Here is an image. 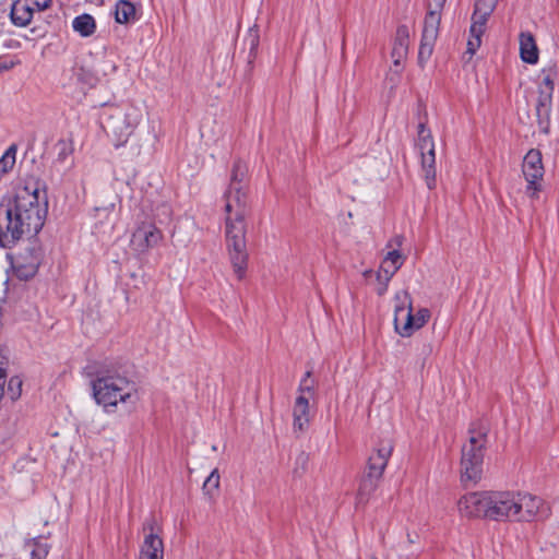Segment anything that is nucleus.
<instances>
[{
  "label": "nucleus",
  "instance_id": "nucleus-48",
  "mask_svg": "<svg viewBox=\"0 0 559 559\" xmlns=\"http://www.w3.org/2000/svg\"><path fill=\"white\" fill-rule=\"evenodd\" d=\"M370 559H377L376 557H371Z\"/></svg>",
  "mask_w": 559,
  "mask_h": 559
},
{
  "label": "nucleus",
  "instance_id": "nucleus-35",
  "mask_svg": "<svg viewBox=\"0 0 559 559\" xmlns=\"http://www.w3.org/2000/svg\"><path fill=\"white\" fill-rule=\"evenodd\" d=\"M489 16L490 15H483L481 13H478L474 10L469 33L483 35L485 32V25Z\"/></svg>",
  "mask_w": 559,
  "mask_h": 559
},
{
  "label": "nucleus",
  "instance_id": "nucleus-3",
  "mask_svg": "<svg viewBox=\"0 0 559 559\" xmlns=\"http://www.w3.org/2000/svg\"><path fill=\"white\" fill-rule=\"evenodd\" d=\"M84 373L91 378L93 399L106 412L119 402H128L136 392L135 384L129 379L128 365L121 359L88 365Z\"/></svg>",
  "mask_w": 559,
  "mask_h": 559
},
{
  "label": "nucleus",
  "instance_id": "nucleus-39",
  "mask_svg": "<svg viewBox=\"0 0 559 559\" xmlns=\"http://www.w3.org/2000/svg\"><path fill=\"white\" fill-rule=\"evenodd\" d=\"M310 376H311V372L307 371L304 379L301 380L299 389H298V391L300 392L299 395H305L306 393L309 396L313 395V384L309 383Z\"/></svg>",
  "mask_w": 559,
  "mask_h": 559
},
{
  "label": "nucleus",
  "instance_id": "nucleus-32",
  "mask_svg": "<svg viewBox=\"0 0 559 559\" xmlns=\"http://www.w3.org/2000/svg\"><path fill=\"white\" fill-rule=\"evenodd\" d=\"M16 145L12 144L0 158V180L15 165Z\"/></svg>",
  "mask_w": 559,
  "mask_h": 559
},
{
  "label": "nucleus",
  "instance_id": "nucleus-11",
  "mask_svg": "<svg viewBox=\"0 0 559 559\" xmlns=\"http://www.w3.org/2000/svg\"><path fill=\"white\" fill-rule=\"evenodd\" d=\"M43 252L40 247L33 246L21 252L13 265L19 278L27 281L35 276L41 263Z\"/></svg>",
  "mask_w": 559,
  "mask_h": 559
},
{
  "label": "nucleus",
  "instance_id": "nucleus-27",
  "mask_svg": "<svg viewBox=\"0 0 559 559\" xmlns=\"http://www.w3.org/2000/svg\"><path fill=\"white\" fill-rule=\"evenodd\" d=\"M417 150L420 152L435 150V142L431 131L427 128L425 121L418 123L417 139L415 143Z\"/></svg>",
  "mask_w": 559,
  "mask_h": 559
},
{
  "label": "nucleus",
  "instance_id": "nucleus-6",
  "mask_svg": "<svg viewBox=\"0 0 559 559\" xmlns=\"http://www.w3.org/2000/svg\"><path fill=\"white\" fill-rule=\"evenodd\" d=\"M557 67L555 64L545 68L539 74L537 100L535 105L537 122L540 131L549 132V120L552 107V94L555 90V80L557 78Z\"/></svg>",
  "mask_w": 559,
  "mask_h": 559
},
{
  "label": "nucleus",
  "instance_id": "nucleus-22",
  "mask_svg": "<svg viewBox=\"0 0 559 559\" xmlns=\"http://www.w3.org/2000/svg\"><path fill=\"white\" fill-rule=\"evenodd\" d=\"M380 481L381 479L376 477H371L366 474L362 475L356 495V507L367 504L372 493L377 490Z\"/></svg>",
  "mask_w": 559,
  "mask_h": 559
},
{
  "label": "nucleus",
  "instance_id": "nucleus-1",
  "mask_svg": "<svg viewBox=\"0 0 559 559\" xmlns=\"http://www.w3.org/2000/svg\"><path fill=\"white\" fill-rule=\"evenodd\" d=\"M47 201L37 188L20 187L0 202V246L11 248L23 237L37 235L46 219Z\"/></svg>",
  "mask_w": 559,
  "mask_h": 559
},
{
  "label": "nucleus",
  "instance_id": "nucleus-33",
  "mask_svg": "<svg viewBox=\"0 0 559 559\" xmlns=\"http://www.w3.org/2000/svg\"><path fill=\"white\" fill-rule=\"evenodd\" d=\"M436 40L437 39L435 38L428 39L421 36L418 50V63L420 67H424L427 60L431 57Z\"/></svg>",
  "mask_w": 559,
  "mask_h": 559
},
{
  "label": "nucleus",
  "instance_id": "nucleus-9",
  "mask_svg": "<svg viewBox=\"0 0 559 559\" xmlns=\"http://www.w3.org/2000/svg\"><path fill=\"white\" fill-rule=\"evenodd\" d=\"M490 491L471 492L460 498L457 509L466 518H485L489 514Z\"/></svg>",
  "mask_w": 559,
  "mask_h": 559
},
{
  "label": "nucleus",
  "instance_id": "nucleus-41",
  "mask_svg": "<svg viewBox=\"0 0 559 559\" xmlns=\"http://www.w3.org/2000/svg\"><path fill=\"white\" fill-rule=\"evenodd\" d=\"M445 1L447 0H428L427 11H437L438 13H442Z\"/></svg>",
  "mask_w": 559,
  "mask_h": 559
},
{
  "label": "nucleus",
  "instance_id": "nucleus-2",
  "mask_svg": "<svg viewBox=\"0 0 559 559\" xmlns=\"http://www.w3.org/2000/svg\"><path fill=\"white\" fill-rule=\"evenodd\" d=\"M225 238L229 259L235 274L242 280L247 270L248 252L246 242V217L250 215L249 190L226 189Z\"/></svg>",
  "mask_w": 559,
  "mask_h": 559
},
{
  "label": "nucleus",
  "instance_id": "nucleus-37",
  "mask_svg": "<svg viewBox=\"0 0 559 559\" xmlns=\"http://www.w3.org/2000/svg\"><path fill=\"white\" fill-rule=\"evenodd\" d=\"M58 154H57V162L63 163L69 156L73 153V145L72 142L60 140L57 143Z\"/></svg>",
  "mask_w": 559,
  "mask_h": 559
},
{
  "label": "nucleus",
  "instance_id": "nucleus-17",
  "mask_svg": "<svg viewBox=\"0 0 559 559\" xmlns=\"http://www.w3.org/2000/svg\"><path fill=\"white\" fill-rule=\"evenodd\" d=\"M404 261L405 257L397 249L389 251L380 265L378 280L386 284L401 269Z\"/></svg>",
  "mask_w": 559,
  "mask_h": 559
},
{
  "label": "nucleus",
  "instance_id": "nucleus-30",
  "mask_svg": "<svg viewBox=\"0 0 559 559\" xmlns=\"http://www.w3.org/2000/svg\"><path fill=\"white\" fill-rule=\"evenodd\" d=\"M245 43L249 46L248 66L252 68V63L257 57V51L260 43L259 31L255 27L249 29Z\"/></svg>",
  "mask_w": 559,
  "mask_h": 559
},
{
  "label": "nucleus",
  "instance_id": "nucleus-28",
  "mask_svg": "<svg viewBox=\"0 0 559 559\" xmlns=\"http://www.w3.org/2000/svg\"><path fill=\"white\" fill-rule=\"evenodd\" d=\"M72 75L78 83L92 87L98 82L97 75L87 67L75 63L72 68Z\"/></svg>",
  "mask_w": 559,
  "mask_h": 559
},
{
  "label": "nucleus",
  "instance_id": "nucleus-25",
  "mask_svg": "<svg viewBox=\"0 0 559 559\" xmlns=\"http://www.w3.org/2000/svg\"><path fill=\"white\" fill-rule=\"evenodd\" d=\"M72 27L82 37H90L96 31V21L91 14L84 13L74 17Z\"/></svg>",
  "mask_w": 559,
  "mask_h": 559
},
{
  "label": "nucleus",
  "instance_id": "nucleus-5",
  "mask_svg": "<svg viewBox=\"0 0 559 559\" xmlns=\"http://www.w3.org/2000/svg\"><path fill=\"white\" fill-rule=\"evenodd\" d=\"M395 298L401 301V304L395 306L394 310L395 331L403 337H409L428 322L430 311L427 308H423L414 314L412 300L407 292L396 294Z\"/></svg>",
  "mask_w": 559,
  "mask_h": 559
},
{
  "label": "nucleus",
  "instance_id": "nucleus-14",
  "mask_svg": "<svg viewBox=\"0 0 559 559\" xmlns=\"http://www.w3.org/2000/svg\"><path fill=\"white\" fill-rule=\"evenodd\" d=\"M138 123L139 121L133 112H126L110 118L108 128L117 138V143L115 144L116 147L123 145L128 141Z\"/></svg>",
  "mask_w": 559,
  "mask_h": 559
},
{
  "label": "nucleus",
  "instance_id": "nucleus-29",
  "mask_svg": "<svg viewBox=\"0 0 559 559\" xmlns=\"http://www.w3.org/2000/svg\"><path fill=\"white\" fill-rule=\"evenodd\" d=\"M26 546L31 548V559H46L50 550L49 544L44 542L41 537L33 538L27 542Z\"/></svg>",
  "mask_w": 559,
  "mask_h": 559
},
{
  "label": "nucleus",
  "instance_id": "nucleus-7",
  "mask_svg": "<svg viewBox=\"0 0 559 559\" xmlns=\"http://www.w3.org/2000/svg\"><path fill=\"white\" fill-rule=\"evenodd\" d=\"M515 501L519 522L544 520L550 514L549 506L539 497L527 492H515Z\"/></svg>",
  "mask_w": 559,
  "mask_h": 559
},
{
  "label": "nucleus",
  "instance_id": "nucleus-16",
  "mask_svg": "<svg viewBox=\"0 0 559 559\" xmlns=\"http://www.w3.org/2000/svg\"><path fill=\"white\" fill-rule=\"evenodd\" d=\"M408 46L409 29L403 24L397 26L393 41L391 57L393 59L394 67L400 68L402 66L403 60L408 53Z\"/></svg>",
  "mask_w": 559,
  "mask_h": 559
},
{
  "label": "nucleus",
  "instance_id": "nucleus-38",
  "mask_svg": "<svg viewBox=\"0 0 559 559\" xmlns=\"http://www.w3.org/2000/svg\"><path fill=\"white\" fill-rule=\"evenodd\" d=\"M497 3L498 0H476L474 10L483 15H490L496 9Z\"/></svg>",
  "mask_w": 559,
  "mask_h": 559
},
{
  "label": "nucleus",
  "instance_id": "nucleus-40",
  "mask_svg": "<svg viewBox=\"0 0 559 559\" xmlns=\"http://www.w3.org/2000/svg\"><path fill=\"white\" fill-rule=\"evenodd\" d=\"M481 44V35L471 34V37L467 41V52L474 55L476 50L480 47Z\"/></svg>",
  "mask_w": 559,
  "mask_h": 559
},
{
  "label": "nucleus",
  "instance_id": "nucleus-4",
  "mask_svg": "<svg viewBox=\"0 0 559 559\" xmlns=\"http://www.w3.org/2000/svg\"><path fill=\"white\" fill-rule=\"evenodd\" d=\"M468 435L467 442L462 445L460 463L461 480L465 486L476 484L481 478L488 428L481 423H473Z\"/></svg>",
  "mask_w": 559,
  "mask_h": 559
},
{
  "label": "nucleus",
  "instance_id": "nucleus-8",
  "mask_svg": "<svg viewBox=\"0 0 559 559\" xmlns=\"http://www.w3.org/2000/svg\"><path fill=\"white\" fill-rule=\"evenodd\" d=\"M489 514L491 521H516L515 491H490Z\"/></svg>",
  "mask_w": 559,
  "mask_h": 559
},
{
  "label": "nucleus",
  "instance_id": "nucleus-10",
  "mask_svg": "<svg viewBox=\"0 0 559 559\" xmlns=\"http://www.w3.org/2000/svg\"><path fill=\"white\" fill-rule=\"evenodd\" d=\"M522 173L527 182L526 193L531 198H534L539 191L538 181L542 180L544 176V167L539 151L531 150L527 152L523 160Z\"/></svg>",
  "mask_w": 559,
  "mask_h": 559
},
{
  "label": "nucleus",
  "instance_id": "nucleus-31",
  "mask_svg": "<svg viewBox=\"0 0 559 559\" xmlns=\"http://www.w3.org/2000/svg\"><path fill=\"white\" fill-rule=\"evenodd\" d=\"M221 476L217 468H214L203 483L202 490L205 496L213 499L219 488Z\"/></svg>",
  "mask_w": 559,
  "mask_h": 559
},
{
  "label": "nucleus",
  "instance_id": "nucleus-42",
  "mask_svg": "<svg viewBox=\"0 0 559 559\" xmlns=\"http://www.w3.org/2000/svg\"><path fill=\"white\" fill-rule=\"evenodd\" d=\"M32 10L36 8L38 11H44L48 9L51 4V0H28Z\"/></svg>",
  "mask_w": 559,
  "mask_h": 559
},
{
  "label": "nucleus",
  "instance_id": "nucleus-21",
  "mask_svg": "<svg viewBox=\"0 0 559 559\" xmlns=\"http://www.w3.org/2000/svg\"><path fill=\"white\" fill-rule=\"evenodd\" d=\"M33 13L28 0H17L12 4L10 17L15 26L24 27L32 21Z\"/></svg>",
  "mask_w": 559,
  "mask_h": 559
},
{
  "label": "nucleus",
  "instance_id": "nucleus-18",
  "mask_svg": "<svg viewBox=\"0 0 559 559\" xmlns=\"http://www.w3.org/2000/svg\"><path fill=\"white\" fill-rule=\"evenodd\" d=\"M293 417H294V431L304 432L309 427V397L306 395H298L294 409H293Z\"/></svg>",
  "mask_w": 559,
  "mask_h": 559
},
{
  "label": "nucleus",
  "instance_id": "nucleus-34",
  "mask_svg": "<svg viewBox=\"0 0 559 559\" xmlns=\"http://www.w3.org/2000/svg\"><path fill=\"white\" fill-rule=\"evenodd\" d=\"M436 40L437 39L435 38L428 39L421 36L418 50V63L420 67H424L427 60L431 57Z\"/></svg>",
  "mask_w": 559,
  "mask_h": 559
},
{
  "label": "nucleus",
  "instance_id": "nucleus-13",
  "mask_svg": "<svg viewBox=\"0 0 559 559\" xmlns=\"http://www.w3.org/2000/svg\"><path fill=\"white\" fill-rule=\"evenodd\" d=\"M162 240V230L151 223H142L132 234V243L140 252H145L158 246Z\"/></svg>",
  "mask_w": 559,
  "mask_h": 559
},
{
  "label": "nucleus",
  "instance_id": "nucleus-15",
  "mask_svg": "<svg viewBox=\"0 0 559 559\" xmlns=\"http://www.w3.org/2000/svg\"><path fill=\"white\" fill-rule=\"evenodd\" d=\"M156 522L150 519L144 523L143 530L148 531L140 551V559H163L164 545L162 538L154 532Z\"/></svg>",
  "mask_w": 559,
  "mask_h": 559
},
{
  "label": "nucleus",
  "instance_id": "nucleus-45",
  "mask_svg": "<svg viewBox=\"0 0 559 559\" xmlns=\"http://www.w3.org/2000/svg\"><path fill=\"white\" fill-rule=\"evenodd\" d=\"M12 67H13V63H10V64H7V63L0 64V73H1V72H3V71H8V70H10Z\"/></svg>",
  "mask_w": 559,
  "mask_h": 559
},
{
  "label": "nucleus",
  "instance_id": "nucleus-43",
  "mask_svg": "<svg viewBox=\"0 0 559 559\" xmlns=\"http://www.w3.org/2000/svg\"><path fill=\"white\" fill-rule=\"evenodd\" d=\"M403 243V237L402 236H395L390 242H389V247H393L394 245L396 247H401Z\"/></svg>",
  "mask_w": 559,
  "mask_h": 559
},
{
  "label": "nucleus",
  "instance_id": "nucleus-20",
  "mask_svg": "<svg viewBox=\"0 0 559 559\" xmlns=\"http://www.w3.org/2000/svg\"><path fill=\"white\" fill-rule=\"evenodd\" d=\"M227 189L249 190L248 166L245 162L237 159L233 164Z\"/></svg>",
  "mask_w": 559,
  "mask_h": 559
},
{
  "label": "nucleus",
  "instance_id": "nucleus-46",
  "mask_svg": "<svg viewBox=\"0 0 559 559\" xmlns=\"http://www.w3.org/2000/svg\"><path fill=\"white\" fill-rule=\"evenodd\" d=\"M300 459L302 460V462L307 461V457L304 454L300 456Z\"/></svg>",
  "mask_w": 559,
  "mask_h": 559
},
{
  "label": "nucleus",
  "instance_id": "nucleus-36",
  "mask_svg": "<svg viewBox=\"0 0 559 559\" xmlns=\"http://www.w3.org/2000/svg\"><path fill=\"white\" fill-rule=\"evenodd\" d=\"M23 381L19 376H13L10 378L8 383V395L12 401H16L20 399L22 394Z\"/></svg>",
  "mask_w": 559,
  "mask_h": 559
},
{
  "label": "nucleus",
  "instance_id": "nucleus-24",
  "mask_svg": "<svg viewBox=\"0 0 559 559\" xmlns=\"http://www.w3.org/2000/svg\"><path fill=\"white\" fill-rule=\"evenodd\" d=\"M115 20L119 24H127L136 20V10L128 0H119L116 3Z\"/></svg>",
  "mask_w": 559,
  "mask_h": 559
},
{
  "label": "nucleus",
  "instance_id": "nucleus-23",
  "mask_svg": "<svg viewBox=\"0 0 559 559\" xmlns=\"http://www.w3.org/2000/svg\"><path fill=\"white\" fill-rule=\"evenodd\" d=\"M421 170L427 187L431 190L436 187V151L420 152Z\"/></svg>",
  "mask_w": 559,
  "mask_h": 559
},
{
  "label": "nucleus",
  "instance_id": "nucleus-26",
  "mask_svg": "<svg viewBox=\"0 0 559 559\" xmlns=\"http://www.w3.org/2000/svg\"><path fill=\"white\" fill-rule=\"evenodd\" d=\"M441 23V13L437 11H427L424 20V28L421 36L431 39L438 38L439 27Z\"/></svg>",
  "mask_w": 559,
  "mask_h": 559
},
{
  "label": "nucleus",
  "instance_id": "nucleus-47",
  "mask_svg": "<svg viewBox=\"0 0 559 559\" xmlns=\"http://www.w3.org/2000/svg\"><path fill=\"white\" fill-rule=\"evenodd\" d=\"M408 540H409V543H413V542H414V540H413V538H411V536H409V535H408Z\"/></svg>",
  "mask_w": 559,
  "mask_h": 559
},
{
  "label": "nucleus",
  "instance_id": "nucleus-12",
  "mask_svg": "<svg viewBox=\"0 0 559 559\" xmlns=\"http://www.w3.org/2000/svg\"><path fill=\"white\" fill-rule=\"evenodd\" d=\"M393 452V442L390 439L381 440L374 451L369 455L364 474L382 479L384 469Z\"/></svg>",
  "mask_w": 559,
  "mask_h": 559
},
{
  "label": "nucleus",
  "instance_id": "nucleus-44",
  "mask_svg": "<svg viewBox=\"0 0 559 559\" xmlns=\"http://www.w3.org/2000/svg\"><path fill=\"white\" fill-rule=\"evenodd\" d=\"M4 383H5V378H1V380H0V401L2 400L3 394H4Z\"/></svg>",
  "mask_w": 559,
  "mask_h": 559
},
{
  "label": "nucleus",
  "instance_id": "nucleus-19",
  "mask_svg": "<svg viewBox=\"0 0 559 559\" xmlns=\"http://www.w3.org/2000/svg\"><path fill=\"white\" fill-rule=\"evenodd\" d=\"M520 56L524 62L530 64H535L538 61V48L530 32L520 34Z\"/></svg>",
  "mask_w": 559,
  "mask_h": 559
}]
</instances>
